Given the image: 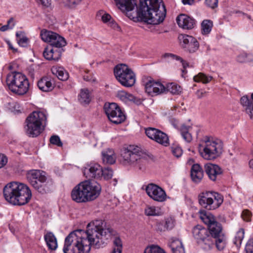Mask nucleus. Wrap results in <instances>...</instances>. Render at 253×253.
<instances>
[{"label": "nucleus", "instance_id": "f257e3e1", "mask_svg": "<svg viewBox=\"0 0 253 253\" xmlns=\"http://www.w3.org/2000/svg\"><path fill=\"white\" fill-rule=\"evenodd\" d=\"M105 225L104 221L101 219L96 220L87 224L85 231H76L80 232L82 238L90 246V249L91 246L99 248L115 235V231L112 228H104Z\"/></svg>", "mask_w": 253, "mask_h": 253}, {"label": "nucleus", "instance_id": "f03ea898", "mask_svg": "<svg viewBox=\"0 0 253 253\" xmlns=\"http://www.w3.org/2000/svg\"><path fill=\"white\" fill-rule=\"evenodd\" d=\"M166 13L163 0H139L137 15L148 24L157 25L163 22Z\"/></svg>", "mask_w": 253, "mask_h": 253}, {"label": "nucleus", "instance_id": "7ed1b4c3", "mask_svg": "<svg viewBox=\"0 0 253 253\" xmlns=\"http://www.w3.org/2000/svg\"><path fill=\"white\" fill-rule=\"evenodd\" d=\"M3 193L5 200L13 205H25L32 197L29 187L17 182H11L6 184L3 188Z\"/></svg>", "mask_w": 253, "mask_h": 253}, {"label": "nucleus", "instance_id": "20e7f679", "mask_svg": "<svg viewBox=\"0 0 253 253\" xmlns=\"http://www.w3.org/2000/svg\"><path fill=\"white\" fill-rule=\"evenodd\" d=\"M201 220L208 227L209 234L215 242L218 250H222L225 247V238L222 233V227L221 224L216 221L215 217L211 213L205 211H200Z\"/></svg>", "mask_w": 253, "mask_h": 253}, {"label": "nucleus", "instance_id": "39448f33", "mask_svg": "<svg viewBox=\"0 0 253 253\" xmlns=\"http://www.w3.org/2000/svg\"><path fill=\"white\" fill-rule=\"evenodd\" d=\"M47 121L46 115L42 111H34L26 118L24 131L30 137L39 136L44 129Z\"/></svg>", "mask_w": 253, "mask_h": 253}, {"label": "nucleus", "instance_id": "423d86ee", "mask_svg": "<svg viewBox=\"0 0 253 253\" xmlns=\"http://www.w3.org/2000/svg\"><path fill=\"white\" fill-rule=\"evenodd\" d=\"M223 143L219 140H213L206 136L199 145V152L206 160H213L218 157L222 152Z\"/></svg>", "mask_w": 253, "mask_h": 253}, {"label": "nucleus", "instance_id": "0eeeda50", "mask_svg": "<svg viewBox=\"0 0 253 253\" xmlns=\"http://www.w3.org/2000/svg\"><path fill=\"white\" fill-rule=\"evenodd\" d=\"M143 153L137 146L129 145L124 148L121 152L120 162L126 166H131L141 169L145 159Z\"/></svg>", "mask_w": 253, "mask_h": 253}, {"label": "nucleus", "instance_id": "6e6552de", "mask_svg": "<svg viewBox=\"0 0 253 253\" xmlns=\"http://www.w3.org/2000/svg\"><path fill=\"white\" fill-rule=\"evenodd\" d=\"M90 250V246L76 230L71 232L65 239L64 253H89Z\"/></svg>", "mask_w": 253, "mask_h": 253}, {"label": "nucleus", "instance_id": "1a4fd4ad", "mask_svg": "<svg viewBox=\"0 0 253 253\" xmlns=\"http://www.w3.org/2000/svg\"><path fill=\"white\" fill-rule=\"evenodd\" d=\"M6 84L9 89L19 95L26 93L29 88L27 78L20 72H12L7 75Z\"/></svg>", "mask_w": 253, "mask_h": 253}, {"label": "nucleus", "instance_id": "9d476101", "mask_svg": "<svg viewBox=\"0 0 253 253\" xmlns=\"http://www.w3.org/2000/svg\"><path fill=\"white\" fill-rule=\"evenodd\" d=\"M49 46L45 47L43 52L44 57L48 60L58 61L61 56L63 49L61 48L66 44L65 39L56 34Z\"/></svg>", "mask_w": 253, "mask_h": 253}, {"label": "nucleus", "instance_id": "9b49d317", "mask_svg": "<svg viewBox=\"0 0 253 253\" xmlns=\"http://www.w3.org/2000/svg\"><path fill=\"white\" fill-rule=\"evenodd\" d=\"M116 79L122 85L131 87L135 82V76L131 69L125 64H118L114 69Z\"/></svg>", "mask_w": 253, "mask_h": 253}, {"label": "nucleus", "instance_id": "f8f14e48", "mask_svg": "<svg viewBox=\"0 0 253 253\" xmlns=\"http://www.w3.org/2000/svg\"><path fill=\"white\" fill-rule=\"evenodd\" d=\"M104 110L109 120L115 124H120L126 119V116L116 103H105Z\"/></svg>", "mask_w": 253, "mask_h": 253}, {"label": "nucleus", "instance_id": "ddd939ff", "mask_svg": "<svg viewBox=\"0 0 253 253\" xmlns=\"http://www.w3.org/2000/svg\"><path fill=\"white\" fill-rule=\"evenodd\" d=\"M193 236L198 243H203L210 248L213 245L214 241L209 234L208 229L200 225L194 226L192 230Z\"/></svg>", "mask_w": 253, "mask_h": 253}, {"label": "nucleus", "instance_id": "4468645a", "mask_svg": "<svg viewBox=\"0 0 253 253\" xmlns=\"http://www.w3.org/2000/svg\"><path fill=\"white\" fill-rule=\"evenodd\" d=\"M82 183L88 202L95 200L99 196L101 190V187L98 182L88 179L82 181Z\"/></svg>", "mask_w": 253, "mask_h": 253}, {"label": "nucleus", "instance_id": "2eb2a0df", "mask_svg": "<svg viewBox=\"0 0 253 253\" xmlns=\"http://www.w3.org/2000/svg\"><path fill=\"white\" fill-rule=\"evenodd\" d=\"M178 38L181 46L185 51L192 53L198 50L199 43L195 38L188 35H181Z\"/></svg>", "mask_w": 253, "mask_h": 253}, {"label": "nucleus", "instance_id": "dca6fc26", "mask_svg": "<svg viewBox=\"0 0 253 253\" xmlns=\"http://www.w3.org/2000/svg\"><path fill=\"white\" fill-rule=\"evenodd\" d=\"M147 195L154 201L162 202L167 198L165 191L158 185L153 184H148L145 188Z\"/></svg>", "mask_w": 253, "mask_h": 253}, {"label": "nucleus", "instance_id": "f3484780", "mask_svg": "<svg viewBox=\"0 0 253 253\" xmlns=\"http://www.w3.org/2000/svg\"><path fill=\"white\" fill-rule=\"evenodd\" d=\"M146 135L155 142L167 146L169 144V138L166 133L154 127H148L145 129Z\"/></svg>", "mask_w": 253, "mask_h": 253}, {"label": "nucleus", "instance_id": "a211bd4d", "mask_svg": "<svg viewBox=\"0 0 253 253\" xmlns=\"http://www.w3.org/2000/svg\"><path fill=\"white\" fill-rule=\"evenodd\" d=\"M146 92L151 96H156L166 92L165 86L161 83L149 79L145 84Z\"/></svg>", "mask_w": 253, "mask_h": 253}, {"label": "nucleus", "instance_id": "6ab92c4d", "mask_svg": "<svg viewBox=\"0 0 253 253\" xmlns=\"http://www.w3.org/2000/svg\"><path fill=\"white\" fill-rule=\"evenodd\" d=\"M82 182L77 185L72 190L71 197L77 203L88 202L87 196Z\"/></svg>", "mask_w": 253, "mask_h": 253}, {"label": "nucleus", "instance_id": "aec40b11", "mask_svg": "<svg viewBox=\"0 0 253 253\" xmlns=\"http://www.w3.org/2000/svg\"><path fill=\"white\" fill-rule=\"evenodd\" d=\"M102 167L97 163L87 165L84 168L83 173L84 176L88 178H99L101 177Z\"/></svg>", "mask_w": 253, "mask_h": 253}, {"label": "nucleus", "instance_id": "412c9836", "mask_svg": "<svg viewBox=\"0 0 253 253\" xmlns=\"http://www.w3.org/2000/svg\"><path fill=\"white\" fill-rule=\"evenodd\" d=\"M204 169L209 178L213 181L219 180L223 172L222 169L219 166L211 163L205 165Z\"/></svg>", "mask_w": 253, "mask_h": 253}, {"label": "nucleus", "instance_id": "4be33fe9", "mask_svg": "<svg viewBox=\"0 0 253 253\" xmlns=\"http://www.w3.org/2000/svg\"><path fill=\"white\" fill-rule=\"evenodd\" d=\"M46 177L45 172L40 170L32 169L27 174L28 181L33 187L43 181Z\"/></svg>", "mask_w": 253, "mask_h": 253}, {"label": "nucleus", "instance_id": "5701e85b", "mask_svg": "<svg viewBox=\"0 0 253 253\" xmlns=\"http://www.w3.org/2000/svg\"><path fill=\"white\" fill-rule=\"evenodd\" d=\"M212 193L206 192L202 193L199 195L198 200L199 204L204 208L208 210H213V199L211 196Z\"/></svg>", "mask_w": 253, "mask_h": 253}, {"label": "nucleus", "instance_id": "b1692460", "mask_svg": "<svg viewBox=\"0 0 253 253\" xmlns=\"http://www.w3.org/2000/svg\"><path fill=\"white\" fill-rule=\"evenodd\" d=\"M178 26L184 29H192L195 24V20L189 16L181 14L176 18Z\"/></svg>", "mask_w": 253, "mask_h": 253}, {"label": "nucleus", "instance_id": "393cba45", "mask_svg": "<svg viewBox=\"0 0 253 253\" xmlns=\"http://www.w3.org/2000/svg\"><path fill=\"white\" fill-rule=\"evenodd\" d=\"M53 181L47 178L43 181L38 183L35 186L33 187L36 190L42 194L50 192L53 189Z\"/></svg>", "mask_w": 253, "mask_h": 253}, {"label": "nucleus", "instance_id": "a878e982", "mask_svg": "<svg viewBox=\"0 0 253 253\" xmlns=\"http://www.w3.org/2000/svg\"><path fill=\"white\" fill-rule=\"evenodd\" d=\"M118 8L127 14L136 6V0H114Z\"/></svg>", "mask_w": 253, "mask_h": 253}, {"label": "nucleus", "instance_id": "bb28decb", "mask_svg": "<svg viewBox=\"0 0 253 253\" xmlns=\"http://www.w3.org/2000/svg\"><path fill=\"white\" fill-rule=\"evenodd\" d=\"M204 176L202 168L199 164H194L191 169V177L192 181L196 183H199Z\"/></svg>", "mask_w": 253, "mask_h": 253}, {"label": "nucleus", "instance_id": "cd10ccee", "mask_svg": "<svg viewBox=\"0 0 253 253\" xmlns=\"http://www.w3.org/2000/svg\"><path fill=\"white\" fill-rule=\"evenodd\" d=\"M39 89L44 92L51 91L54 88V85L47 77H43L37 83Z\"/></svg>", "mask_w": 253, "mask_h": 253}, {"label": "nucleus", "instance_id": "c85d7f7f", "mask_svg": "<svg viewBox=\"0 0 253 253\" xmlns=\"http://www.w3.org/2000/svg\"><path fill=\"white\" fill-rule=\"evenodd\" d=\"M241 104L245 108L246 112L251 119L253 120V103L247 96H243L240 99Z\"/></svg>", "mask_w": 253, "mask_h": 253}, {"label": "nucleus", "instance_id": "c756f323", "mask_svg": "<svg viewBox=\"0 0 253 253\" xmlns=\"http://www.w3.org/2000/svg\"><path fill=\"white\" fill-rule=\"evenodd\" d=\"M46 245L51 250H55L57 247V242L56 237L51 232H47L44 236Z\"/></svg>", "mask_w": 253, "mask_h": 253}, {"label": "nucleus", "instance_id": "7c9ffc66", "mask_svg": "<svg viewBox=\"0 0 253 253\" xmlns=\"http://www.w3.org/2000/svg\"><path fill=\"white\" fill-rule=\"evenodd\" d=\"M191 128L190 126H187L184 124L181 125L178 128L182 137L187 143L191 142L193 139L192 134L190 132Z\"/></svg>", "mask_w": 253, "mask_h": 253}, {"label": "nucleus", "instance_id": "2f4dec72", "mask_svg": "<svg viewBox=\"0 0 253 253\" xmlns=\"http://www.w3.org/2000/svg\"><path fill=\"white\" fill-rule=\"evenodd\" d=\"M169 247L173 253H185L181 242L177 239H171Z\"/></svg>", "mask_w": 253, "mask_h": 253}, {"label": "nucleus", "instance_id": "473e14b6", "mask_svg": "<svg viewBox=\"0 0 253 253\" xmlns=\"http://www.w3.org/2000/svg\"><path fill=\"white\" fill-rule=\"evenodd\" d=\"M102 160L104 163L113 164L115 162L116 157L114 151L111 149H108L102 152Z\"/></svg>", "mask_w": 253, "mask_h": 253}, {"label": "nucleus", "instance_id": "72a5a7b5", "mask_svg": "<svg viewBox=\"0 0 253 253\" xmlns=\"http://www.w3.org/2000/svg\"><path fill=\"white\" fill-rule=\"evenodd\" d=\"M78 100L80 102L84 105L88 104L90 100V95L89 90L87 88H84L81 90L78 96Z\"/></svg>", "mask_w": 253, "mask_h": 253}, {"label": "nucleus", "instance_id": "f704fd0d", "mask_svg": "<svg viewBox=\"0 0 253 253\" xmlns=\"http://www.w3.org/2000/svg\"><path fill=\"white\" fill-rule=\"evenodd\" d=\"M144 213L146 216H159L163 212L160 208L158 207L147 206L144 210Z\"/></svg>", "mask_w": 253, "mask_h": 253}, {"label": "nucleus", "instance_id": "c9c22d12", "mask_svg": "<svg viewBox=\"0 0 253 253\" xmlns=\"http://www.w3.org/2000/svg\"><path fill=\"white\" fill-rule=\"evenodd\" d=\"M52 72L61 81H66L69 77L68 73L61 67L53 68Z\"/></svg>", "mask_w": 253, "mask_h": 253}, {"label": "nucleus", "instance_id": "e433bc0d", "mask_svg": "<svg viewBox=\"0 0 253 253\" xmlns=\"http://www.w3.org/2000/svg\"><path fill=\"white\" fill-rule=\"evenodd\" d=\"M55 36H57L56 33L50 31L42 30L41 32V37L42 41L49 42L50 44Z\"/></svg>", "mask_w": 253, "mask_h": 253}, {"label": "nucleus", "instance_id": "4c0bfd02", "mask_svg": "<svg viewBox=\"0 0 253 253\" xmlns=\"http://www.w3.org/2000/svg\"><path fill=\"white\" fill-rule=\"evenodd\" d=\"M166 92H170L173 94H178L182 91V88L179 85L173 83H169L165 86Z\"/></svg>", "mask_w": 253, "mask_h": 253}, {"label": "nucleus", "instance_id": "58836bf2", "mask_svg": "<svg viewBox=\"0 0 253 253\" xmlns=\"http://www.w3.org/2000/svg\"><path fill=\"white\" fill-rule=\"evenodd\" d=\"M213 26L212 22L210 20H204L201 23V31L203 35L209 34Z\"/></svg>", "mask_w": 253, "mask_h": 253}, {"label": "nucleus", "instance_id": "ea45409f", "mask_svg": "<svg viewBox=\"0 0 253 253\" xmlns=\"http://www.w3.org/2000/svg\"><path fill=\"white\" fill-rule=\"evenodd\" d=\"M212 79V77L211 76H208L203 73H199L193 78L195 82H202L203 84L209 83Z\"/></svg>", "mask_w": 253, "mask_h": 253}, {"label": "nucleus", "instance_id": "a19ab883", "mask_svg": "<svg viewBox=\"0 0 253 253\" xmlns=\"http://www.w3.org/2000/svg\"><path fill=\"white\" fill-rule=\"evenodd\" d=\"M211 192L212 193V195H211V196L213 199V206L214 210H215L218 208L222 203L223 201V198L222 196L218 193L214 192Z\"/></svg>", "mask_w": 253, "mask_h": 253}, {"label": "nucleus", "instance_id": "79ce46f5", "mask_svg": "<svg viewBox=\"0 0 253 253\" xmlns=\"http://www.w3.org/2000/svg\"><path fill=\"white\" fill-rule=\"evenodd\" d=\"M16 36L17 37V42L19 45L23 47H25L27 45L29 40L24 35L23 32H17Z\"/></svg>", "mask_w": 253, "mask_h": 253}, {"label": "nucleus", "instance_id": "37998d69", "mask_svg": "<svg viewBox=\"0 0 253 253\" xmlns=\"http://www.w3.org/2000/svg\"><path fill=\"white\" fill-rule=\"evenodd\" d=\"M245 231L243 228H240L237 232L235 236L234 243L237 247H239L241 245L242 240L244 237Z\"/></svg>", "mask_w": 253, "mask_h": 253}, {"label": "nucleus", "instance_id": "c03bdc74", "mask_svg": "<svg viewBox=\"0 0 253 253\" xmlns=\"http://www.w3.org/2000/svg\"><path fill=\"white\" fill-rule=\"evenodd\" d=\"M113 244V250L111 253H122L123 247L121 239L119 238H115Z\"/></svg>", "mask_w": 253, "mask_h": 253}, {"label": "nucleus", "instance_id": "a18cd8bd", "mask_svg": "<svg viewBox=\"0 0 253 253\" xmlns=\"http://www.w3.org/2000/svg\"><path fill=\"white\" fill-rule=\"evenodd\" d=\"M101 19L104 23H108V24L113 28L118 27L117 24L111 19V16L109 14H104L102 16Z\"/></svg>", "mask_w": 253, "mask_h": 253}, {"label": "nucleus", "instance_id": "49530a36", "mask_svg": "<svg viewBox=\"0 0 253 253\" xmlns=\"http://www.w3.org/2000/svg\"><path fill=\"white\" fill-rule=\"evenodd\" d=\"M144 253H166L164 250L157 245H152L147 247Z\"/></svg>", "mask_w": 253, "mask_h": 253}, {"label": "nucleus", "instance_id": "de8ad7c7", "mask_svg": "<svg viewBox=\"0 0 253 253\" xmlns=\"http://www.w3.org/2000/svg\"><path fill=\"white\" fill-rule=\"evenodd\" d=\"M119 96L122 100L125 101H133L134 100V96L133 95L125 91L120 92Z\"/></svg>", "mask_w": 253, "mask_h": 253}, {"label": "nucleus", "instance_id": "09e8293b", "mask_svg": "<svg viewBox=\"0 0 253 253\" xmlns=\"http://www.w3.org/2000/svg\"><path fill=\"white\" fill-rule=\"evenodd\" d=\"M113 176V171L109 168H105L104 169L102 168L101 177L108 180L112 178Z\"/></svg>", "mask_w": 253, "mask_h": 253}, {"label": "nucleus", "instance_id": "8fccbe9b", "mask_svg": "<svg viewBox=\"0 0 253 253\" xmlns=\"http://www.w3.org/2000/svg\"><path fill=\"white\" fill-rule=\"evenodd\" d=\"M167 230L172 229L174 226V220L171 217H168L164 222Z\"/></svg>", "mask_w": 253, "mask_h": 253}, {"label": "nucleus", "instance_id": "3c124183", "mask_svg": "<svg viewBox=\"0 0 253 253\" xmlns=\"http://www.w3.org/2000/svg\"><path fill=\"white\" fill-rule=\"evenodd\" d=\"M163 57L167 61L169 62L170 60H179L182 61L181 57L177 56L171 53H165L163 55Z\"/></svg>", "mask_w": 253, "mask_h": 253}, {"label": "nucleus", "instance_id": "603ef678", "mask_svg": "<svg viewBox=\"0 0 253 253\" xmlns=\"http://www.w3.org/2000/svg\"><path fill=\"white\" fill-rule=\"evenodd\" d=\"M82 0H66L65 5L70 8H74L81 3Z\"/></svg>", "mask_w": 253, "mask_h": 253}, {"label": "nucleus", "instance_id": "864d4df0", "mask_svg": "<svg viewBox=\"0 0 253 253\" xmlns=\"http://www.w3.org/2000/svg\"><path fill=\"white\" fill-rule=\"evenodd\" d=\"M14 19L13 18H10L7 21V24L0 27V30L2 32H4L9 29H12L14 27Z\"/></svg>", "mask_w": 253, "mask_h": 253}, {"label": "nucleus", "instance_id": "5fc2aeb1", "mask_svg": "<svg viewBox=\"0 0 253 253\" xmlns=\"http://www.w3.org/2000/svg\"><path fill=\"white\" fill-rule=\"evenodd\" d=\"M50 142L54 145H56L57 146H62V142H61L59 137L58 135H52L50 138Z\"/></svg>", "mask_w": 253, "mask_h": 253}, {"label": "nucleus", "instance_id": "6e6d98bb", "mask_svg": "<svg viewBox=\"0 0 253 253\" xmlns=\"http://www.w3.org/2000/svg\"><path fill=\"white\" fill-rule=\"evenodd\" d=\"M242 217L244 220L249 222L251 220L252 213L248 210H245L242 213Z\"/></svg>", "mask_w": 253, "mask_h": 253}, {"label": "nucleus", "instance_id": "4d7b16f0", "mask_svg": "<svg viewBox=\"0 0 253 253\" xmlns=\"http://www.w3.org/2000/svg\"><path fill=\"white\" fill-rule=\"evenodd\" d=\"M171 151L173 155L177 158L180 157L183 153L182 149L179 146L172 147Z\"/></svg>", "mask_w": 253, "mask_h": 253}, {"label": "nucleus", "instance_id": "13d9d810", "mask_svg": "<svg viewBox=\"0 0 253 253\" xmlns=\"http://www.w3.org/2000/svg\"><path fill=\"white\" fill-rule=\"evenodd\" d=\"M246 253H253V239H250L246 246Z\"/></svg>", "mask_w": 253, "mask_h": 253}, {"label": "nucleus", "instance_id": "bf43d9fd", "mask_svg": "<svg viewBox=\"0 0 253 253\" xmlns=\"http://www.w3.org/2000/svg\"><path fill=\"white\" fill-rule=\"evenodd\" d=\"M205 4L211 8H214L218 5V0H206Z\"/></svg>", "mask_w": 253, "mask_h": 253}, {"label": "nucleus", "instance_id": "052dcab7", "mask_svg": "<svg viewBox=\"0 0 253 253\" xmlns=\"http://www.w3.org/2000/svg\"><path fill=\"white\" fill-rule=\"evenodd\" d=\"M156 230L158 232H163L167 231L164 222H157L156 224Z\"/></svg>", "mask_w": 253, "mask_h": 253}, {"label": "nucleus", "instance_id": "680f3d73", "mask_svg": "<svg viewBox=\"0 0 253 253\" xmlns=\"http://www.w3.org/2000/svg\"><path fill=\"white\" fill-rule=\"evenodd\" d=\"M7 163V157L4 155L0 154V169L3 168Z\"/></svg>", "mask_w": 253, "mask_h": 253}, {"label": "nucleus", "instance_id": "e2e57ef3", "mask_svg": "<svg viewBox=\"0 0 253 253\" xmlns=\"http://www.w3.org/2000/svg\"><path fill=\"white\" fill-rule=\"evenodd\" d=\"M237 61L241 63H243L248 61L247 59V54H242L237 57Z\"/></svg>", "mask_w": 253, "mask_h": 253}, {"label": "nucleus", "instance_id": "0e129e2a", "mask_svg": "<svg viewBox=\"0 0 253 253\" xmlns=\"http://www.w3.org/2000/svg\"><path fill=\"white\" fill-rule=\"evenodd\" d=\"M38 2L45 7H48L50 4V0H38Z\"/></svg>", "mask_w": 253, "mask_h": 253}, {"label": "nucleus", "instance_id": "69168bd1", "mask_svg": "<svg viewBox=\"0 0 253 253\" xmlns=\"http://www.w3.org/2000/svg\"><path fill=\"white\" fill-rule=\"evenodd\" d=\"M84 80L88 82H95V80L91 75L84 76Z\"/></svg>", "mask_w": 253, "mask_h": 253}, {"label": "nucleus", "instance_id": "338daca9", "mask_svg": "<svg viewBox=\"0 0 253 253\" xmlns=\"http://www.w3.org/2000/svg\"><path fill=\"white\" fill-rule=\"evenodd\" d=\"M182 2L183 4L192 5L195 2V0H182Z\"/></svg>", "mask_w": 253, "mask_h": 253}, {"label": "nucleus", "instance_id": "774afa93", "mask_svg": "<svg viewBox=\"0 0 253 253\" xmlns=\"http://www.w3.org/2000/svg\"><path fill=\"white\" fill-rule=\"evenodd\" d=\"M6 43L8 45V46H9V48L12 50L13 52H16L17 51V49L15 48L13 46H12V44H11V43L10 42V41H6Z\"/></svg>", "mask_w": 253, "mask_h": 253}]
</instances>
